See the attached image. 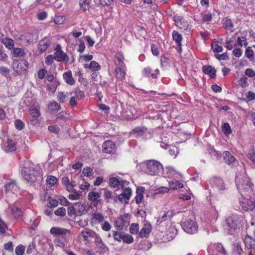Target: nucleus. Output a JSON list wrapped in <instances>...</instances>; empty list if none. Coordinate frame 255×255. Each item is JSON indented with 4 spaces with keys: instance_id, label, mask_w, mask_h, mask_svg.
Instances as JSON below:
<instances>
[{
    "instance_id": "nucleus-16",
    "label": "nucleus",
    "mask_w": 255,
    "mask_h": 255,
    "mask_svg": "<svg viewBox=\"0 0 255 255\" xmlns=\"http://www.w3.org/2000/svg\"><path fill=\"white\" fill-rule=\"evenodd\" d=\"M126 182V181L122 180H120V178L115 177H111L109 180L110 186L113 188H116L119 186H120L121 188L123 189L125 187L124 184ZM127 182L128 183V182Z\"/></svg>"
},
{
    "instance_id": "nucleus-64",
    "label": "nucleus",
    "mask_w": 255,
    "mask_h": 255,
    "mask_svg": "<svg viewBox=\"0 0 255 255\" xmlns=\"http://www.w3.org/2000/svg\"><path fill=\"white\" fill-rule=\"evenodd\" d=\"M249 158L255 164V150L254 149H250L248 152Z\"/></svg>"
},
{
    "instance_id": "nucleus-27",
    "label": "nucleus",
    "mask_w": 255,
    "mask_h": 255,
    "mask_svg": "<svg viewBox=\"0 0 255 255\" xmlns=\"http://www.w3.org/2000/svg\"><path fill=\"white\" fill-rule=\"evenodd\" d=\"M80 234L85 241L89 242V238H94L95 236L96 235V233L93 231L90 230H86L81 231Z\"/></svg>"
},
{
    "instance_id": "nucleus-30",
    "label": "nucleus",
    "mask_w": 255,
    "mask_h": 255,
    "mask_svg": "<svg viewBox=\"0 0 255 255\" xmlns=\"http://www.w3.org/2000/svg\"><path fill=\"white\" fill-rule=\"evenodd\" d=\"M223 154L224 159L226 164L230 165L235 161V157L229 151H225Z\"/></svg>"
},
{
    "instance_id": "nucleus-19",
    "label": "nucleus",
    "mask_w": 255,
    "mask_h": 255,
    "mask_svg": "<svg viewBox=\"0 0 255 255\" xmlns=\"http://www.w3.org/2000/svg\"><path fill=\"white\" fill-rule=\"evenodd\" d=\"M115 73L116 77L121 80L125 78L126 71L127 67L126 65L120 66L119 65H115Z\"/></svg>"
},
{
    "instance_id": "nucleus-34",
    "label": "nucleus",
    "mask_w": 255,
    "mask_h": 255,
    "mask_svg": "<svg viewBox=\"0 0 255 255\" xmlns=\"http://www.w3.org/2000/svg\"><path fill=\"white\" fill-rule=\"evenodd\" d=\"M11 213L16 219H20L23 215L21 209L16 206H12L11 208Z\"/></svg>"
},
{
    "instance_id": "nucleus-38",
    "label": "nucleus",
    "mask_w": 255,
    "mask_h": 255,
    "mask_svg": "<svg viewBox=\"0 0 255 255\" xmlns=\"http://www.w3.org/2000/svg\"><path fill=\"white\" fill-rule=\"evenodd\" d=\"M147 128L145 127H136L132 130V133L136 134L138 136H142L147 131Z\"/></svg>"
},
{
    "instance_id": "nucleus-57",
    "label": "nucleus",
    "mask_w": 255,
    "mask_h": 255,
    "mask_svg": "<svg viewBox=\"0 0 255 255\" xmlns=\"http://www.w3.org/2000/svg\"><path fill=\"white\" fill-rule=\"evenodd\" d=\"M222 130L226 134H229L231 133L232 130L229 123H226L224 124L222 127Z\"/></svg>"
},
{
    "instance_id": "nucleus-37",
    "label": "nucleus",
    "mask_w": 255,
    "mask_h": 255,
    "mask_svg": "<svg viewBox=\"0 0 255 255\" xmlns=\"http://www.w3.org/2000/svg\"><path fill=\"white\" fill-rule=\"evenodd\" d=\"M172 38L175 41L177 46L180 47L182 45V36L177 31L174 30L172 32Z\"/></svg>"
},
{
    "instance_id": "nucleus-26",
    "label": "nucleus",
    "mask_w": 255,
    "mask_h": 255,
    "mask_svg": "<svg viewBox=\"0 0 255 255\" xmlns=\"http://www.w3.org/2000/svg\"><path fill=\"white\" fill-rule=\"evenodd\" d=\"M100 196L99 193L91 191L88 193V199L89 201L100 204L102 202V200L100 199Z\"/></svg>"
},
{
    "instance_id": "nucleus-25",
    "label": "nucleus",
    "mask_w": 255,
    "mask_h": 255,
    "mask_svg": "<svg viewBox=\"0 0 255 255\" xmlns=\"http://www.w3.org/2000/svg\"><path fill=\"white\" fill-rule=\"evenodd\" d=\"M145 191L144 187H138L136 189V196L134 197L135 202L137 204L140 203L143 198V193Z\"/></svg>"
},
{
    "instance_id": "nucleus-50",
    "label": "nucleus",
    "mask_w": 255,
    "mask_h": 255,
    "mask_svg": "<svg viewBox=\"0 0 255 255\" xmlns=\"http://www.w3.org/2000/svg\"><path fill=\"white\" fill-rule=\"evenodd\" d=\"M211 48L214 53H220L223 50L222 46L219 45L217 43H215L214 41L212 44Z\"/></svg>"
},
{
    "instance_id": "nucleus-9",
    "label": "nucleus",
    "mask_w": 255,
    "mask_h": 255,
    "mask_svg": "<svg viewBox=\"0 0 255 255\" xmlns=\"http://www.w3.org/2000/svg\"><path fill=\"white\" fill-rule=\"evenodd\" d=\"M210 183L212 187L219 191H225L227 189L223 179L218 177H214L210 179Z\"/></svg>"
},
{
    "instance_id": "nucleus-12",
    "label": "nucleus",
    "mask_w": 255,
    "mask_h": 255,
    "mask_svg": "<svg viewBox=\"0 0 255 255\" xmlns=\"http://www.w3.org/2000/svg\"><path fill=\"white\" fill-rule=\"evenodd\" d=\"M3 150L6 152H11L16 150V142L11 139H7L2 144Z\"/></svg>"
},
{
    "instance_id": "nucleus-15",
    "label": "nucleus",
    "mask_w": 255,
    "mask_h": 255,
    "mask_svg": "<svg viewBox=\"0 0 255 255\" xmlns=\"http://www.w3.org/2000/svg\"><path fill=\"white\" fill-rule=\"evenodd\" d=\"M51 43L50 39L45 37L39 41L38 49L41 53H43L47 50Z\"/></svg>"
},
{
    "instance_id": "nucleus-52",
    "label": "nucleus",
    "mask_w": 255,
    "mask_h": 255,
    "mask_svg": "<svg viewBox=\"0 0 255 255\" xmlns=\"http://www.w3.org/2000/svg\"><path fill=\"white\" fill-rule=\"evenodd\" d=\"M65 18L63 16L55 15L53 18V22L55 24L60 25L63 23Z\"/></svg>"
},
{
    "instance_id": "nucleus-2",
    "label": "nucleus",
    "mask_w": 255,
    "mask_h": 255,
    "mask_svg": "<svg viewBox=\"0 0 255 255\" xmlns=\"http://www.w3.org/2000/svg\"><path fill=\"white\" fill-rule=\"evenodd\" d=\"M21 174L24 179L30 185H35L41 178L38 171L32 167H23Z\"/></svg>"
},
{
    "instance_id": "nucleus-63",
    "label": "nucleus",
    "mask_w": 255,
    "mask_h": 255,
    "mask_svg": "<svg viewBox=\"0 0 255 255\" xmlns=\"http://www.w3.org/2000/svg\"><path fill=\"white\" fill-rule=\"evenodd\" d=\"M25 251V247L22 245H19L16 247L15 252L16 255H22Z\"/></svg>"
},
{
    "instance_id": "nucleus-36",
    "label": "nucleus",
    "mask_w": 255,
    "mask_h": 255,
    "mask_svg": "<svg viewBox=\"0 0 255 255\" xmlns=\"http://www.w3.org/2000/svg\"><path fill=\"white\" fill-rule=\"evenodd\" d=\"M2 43L9 50H11L14 47V41L10 38L5 37L2 39Z\"/></svg>"
},
{
    "instance_id": "nucleus-55",
    "label": "nucleus",
    "mask_w": 255,
    "mask_h": 255,
    "mask_svg": "<svg viewBox=\"0 0 255 255\" xmlns=\"http://www.w3.org/2000/svg\"><path fill=\"white\" fill-rule=\"evenodd\" d=\"M82 173L84 176L88 177H91L93 175V169L90 167L84 168L83 170Z\"/></svg>"
},
{
    "instance_id": "nucleus-39",
    "label": "nucleus",
    "mask_w": 255,
    "mask_h": 255,
    "mask_svg": "<svg viewBox=\"0 0 255 255\" xmlns=\"http://www.w3.org/2000/svg\"><path fill=\"white\" fill-rule=\"evenodd\" d=\"M169 187L174 190H178L183 187V184L179 181H171L169 182Z\"/></svg>"
},
{
    "instance_id": "nucleus-46",
    "label": "nucleus",
    "mask_w": 255,
    "mask_h": 255,
    "mask_svg": "<svg viewBox=\"0 0 255 255\" xmlns=\"http://www.w3.org/2000/svg\"><path fill=\"white\" fill-rule=\"evenodd\" d=\"M47 200L48 203L47 204V206L50 209L55 208L58 205V201L55 199H52L50 196L48 197Z\"/></svg>"
},
{
    "instance_id": "nucleus-20",
    "label": "nucleus",
    "mask_w": 255,
    "mask_h": 255,
    "mask_svg": "<svg viewBox=\"0 0 255 255\" xmlns=\"http://www.w3.org/2000/svg\"><path fill=\"white\" fill-rule=\"evenodd\" d=\"M129 215L125 214L122 216L118 218L115 222V226L118 230H122L125 226L126 220L128 219Z\"/></svg>"
},
{
    "instance_id": "nucleus-47",
    "label": "nucleus",
    "mask_w": 255,
    "mask_h": 255,
    "mask_svg": "<svg viewBox=\"0 0 255 255\" xmlns=\"http://www.w3.org/2000/svg\"><path fill=\"white\" fill-rule=\"evenodd\" d=\"M67 92H59L57 94L58 101L62 103H65L67 97Z\"/></svg>"
},
{
    "instance_id": "nucleus-48",
    "label": "nucleus",
    "mask_w": 255,
    "mask_h": 255,
    "mask_svg": "<svg viewBox=\"0 0 255 255\" xmlns=\"http://www.w3.org/2000/svg\"><path fill=\"white\" fill-rule=\"evenodd\" d=\"M237 44L241 47H242L243 45L246 47L248 45V42L245 36H242L239 37L237 38Z\"/></svg>"
},
{
    "instance_id": "nucleus-51",
    "label": "nucleus",
    "mask_w": 255,
    "mask_h": 255,
    "mask_svg": "<svg viewBox=\"0 0 255 255\" xmlns=\"http://www.w3.org/2000/svg\"><path fill=\"white\" fill-rule=\"evenodd\" d=\"M73 193L68 196V198L71 200H76L80 198L81 195V192L73 191Z\"/></svg>"
},
{
    "instance_id": "nucleus-60",
    "label": "nucleus",
    "mask_w": 255,
    "mask_h": 255,
    "mask_svg": "<svg viewBox=\"0 0 255 255\" xmlns=\"http://www.w3.org/2000/svg\"><path fill=\"white\" fill-rule=\"evenodd\" d=\"M124 233H118L117 231H114L113 233V237L115 240L118 242H121L123 239Z\"/></svg>"
},
{
    "instance_id": "nucleus-6",
    "label": "nucleus",
    "mask_w": 255,
    "mask_h": 255,
    "mask_svg": "<svg viewBox=\"0 0 255 255\" xmlns=\"http://www.w3.org/2000/svg\"><path fill=\"white\" fill-rule=\"evenodd\" d=\"M55 52L53 54L54 59L57 62H64L67 63L69 61V57L62 50L61 45L57 44L54 48Z\"/></svg>"
},
{
    "instance_id": "nucleus-1",
    "label": "nucleus",
    "mask_w": 255,
    "mask_h": 255,
    "mask_svg": "<svg viewBox=\"0 0 255 255\" xmlns=\"http://www.w3.org/2000/svg\"><path fill=\"white\" fill-rule=\"evenodd\" d=\"M235 182L237 188L242 196L253 190L254 184L246 174L237 175Z\"/></svg>"
},
{
    "instance_id": "nucleus-58",
    "label": "nucleus",
    "mask_w": 255,
    "mask_h": 255,
    "mask_svg": "<svg viewBox=\"0 0 255 255\" xmlns=\"http://www.w3.org/2000/svg\"><path fill=\"white\" fill-rule=\"evenodd\" d=\"M24 124L20 120H16L14 122V126L16 129L18 130H22L24 128Z\"/></svg>"
},
{
    "instance_id": "nucleus-7",
    "label": "nucleus",
    "mask_w": 255,
    "mask_h": 255,
    "mask_svg": "<svg viewBox=\"0 0 255 255\" xmlns=\"http://www.w3.org/2000/svg\"><path fill=\"white\" fill-rule=\"evenodd\" d=\"M50 233L54 236H59L65 240H67L71 234L69 230L57 227H52L50 229Z\"/></svg>"
},
{
    "instance_id": "nucleus-33",
    "label": "nucleus",
    "mask_w": 255,
    "mask_h": 255,
    "mask_svg": "<svg viewBox=\"0 0 255 255\" xmlns=\"http://www.w3.org/2000/svg\"><path fill=\"white\" fill-rule=\"evenodd\" d=\"M233 254L234 255H246L242 248L241 244L239 243H236L234 245Z\"/></svg>"
},
{
    "instance_id": "nucleus-14",
    "label": "nucleus",
    "mask_w": 255,
    "mask_h": 255,
    "mask_svg": "<svg viewBox=\"0 0 255 255\" xmlns=\"http://www.w3.org/2000/svg\"><path fill=\"white\" fill-rule=\"evenodd\" d=\"M174 20L176 26L178 27L179 28L183 30H186L188 28L189 26L188 22L183 18V17L176 15L174 17Z\"/></svg>"
},
{
    "instance_id": "nucleus-32",
    "label": "nucleus",
    "mask_w": 255,
    "mask_h": 255,
    "mask_svg": "<svg viewBox=\"0 0 255 255\" xmlns=\"http://www.w3.org/2000/svg\"><path fill=\"white\" fill-rule=\"evenodd\" d=\"M84 67L86 69H90L92 71H95L99 70L101 68L100 65L95 61H91L89 64H84Z\"/></svg>"
},
{
    "instance_id": "nucleus-53",
    "label": "nucleus",
    "mask_w": 255,
    "mask_h": 255,
    "mask_svg": "<svg viewBox=\"0 0 255 255\" xmlns=\"http://www.w3.org/2000/svg\"><path fill=\"white\" fill-rule=\"evenodd\" d=\"M122 241L124 243L131 244L133 242L134 240L131 235L129 234H125L124 233Z\"/></svg>"
},
{
    "instance_id": "nucleus-54",
    "label": "nucleus",
    "mask_w": 255,
    "mask_h": 255,
    "mask_svg": "<svg viewBox=\"0 0 255 255\" xmlns=\"http://www.w3.org/2000/svg\"><path fill=\"white\" fill-rule=\"evenodd\" d=\"M0 74L5 77H8L10 75V70L4 66L0 67Z\"/></svg>"
},
{
    "instance_id": "nucleus-10",
    "label": "nucleus",
    "mask_w": 255,
    "mask_h": 255,
    "mask_svg": "<svg viewBox=\"0 0 255 255\" xmlns=\"http://www.w3.org/2000/svg\"><path fill=\"white\" fill-rule=\"evenodd\" d=\"M131 195L132 190L131 188L129 187L125 188L124 187L123 189L122 192L118 196V200L122 203L124 202L125 203H128Z\"/></svg>"
},
{
    "instance_id": "nucleus-22",
    "label": "nucleus",
    "mask_w": 255,
    "mask_h": 255,
    "mask_svg": "<svg viewBox=\"0 0 255 255\" xmlns=\"http://www.w3.org/2000/svg\"><path fill=\"white\" fill-rule=\"evenodd\" d=\"M104 220V215L99 212L94 213L91 218V223L93 224H98L103 222Z\"/></svg>"
},
{
    "instance_id": "nucleus-43",
    "label": "nucleus",
    "mask_w": 255,
    "mask_h": 255,
    "mask_svg": "<svg viewBox=\"0 0 255 255\" xmlns=\"http://www.w3.org/2000/svg\"><path fill=\"white\" fill-rule=\"evenodd\" d=\"M12 53L15 57H21L25 54L24 51L22 48L15 47L12 49Z\"/></svg>"
},
{
    "instance_id": "nucleus-11",
    "label": "nucleus",
    "mask_w": 255,
    "mask_h": 255,
    "mask_svg": "<svg viewBox=\"0 0 255 255\" xmlns=\"http://www.w3.org/2000/svg\"><path fill=\"white\" fill-rule=\"evenodd\" d=\"M165 175L167 178L173 179H178L182 178L180 173L173 167L170 166L165 168Z\"/></svg>"
},
{
    "instance_id": "nucleus-18",
    "label": "nucleus",
    "mask_w": 255,
    "mask_h": 255,
    "mask_svg": "<svg viewBox=\"0 0 255 255\" xmlns=\"http://www.w3.org/2000/svg\"><path fill=\"white\" fill-rule=\"evenodd\" d=\"M240 205L241 206L242 210L245 211L253 210L255 207L252 201L246 198H243L240 201Z\"/></svg>"
},
{
    "instance_id": "nucleus-41",
    "label": "nucleus",
    "mask_w": 255,
    "mask_h": 255,
    "mask_svg": "<svg viewBox=\"0 0 255 255\" xmlns=\"http://www.w3.org/2000/svg\"><path fill=\"white\" fill-rule=\"evenodd\" d=\"M214 249L222 255H226L227 252L223 245L220 243L214 244Z\"/></svg>"
},
{
    "instance_id": "nucleus-59",
    "label": "nucleus",
    "mask_w": 255,
    "mask_h": 255,
    "mask_svg": "<svg viewBox=\"0 0 255 255\" xmlns=\"http://www.w3.org/2000/svg\"><path fill=\"white\" fill-rule=\"evenodd\" d=\"M138 225L137 224H132L129 228V232L132 234H136L138 232Z\"/></svg>"
},
{
    "instance_id": "nucleus-35",
    "label": "nucleus",
    "mask_w": 255,
    "mask_h": 255,
    "mask_svg": "<svg viewBox=\"0 0 255 255\" xmlns=\"http://www.w3.org/2000/svg\"><path fill=\"white\" fill-rule=\"evenodd\" d=\"M74 95L72 96V97H75V100L77 101L80 100V99H82L85 98V93L83 91L79 90L78 89H75L73 92L70 93V95Z\"/></svg>"
},
{
    "instance_id": "nucleus-17",
    "label": "nucleus",
    "mask_w": 255,
    "mask_h": 255,
    "mask_svg": "<svg viewBox=\"0 0 255 255\" xmlns=\"http://www.w3.org/2000/svg\"><path fill=\"white\" fill-rule=\"evenodd\" d=\"M203 72L209 76L210 78L214 79L216 77V70L215 68L209 65H205L202 67Z\"/></svg>"
},
{
    "instance_id": "nucleus-29",
    "label": "nucleus",
    "mask_w": 255,
    "mask_h": 255,
    "mask_svg": "<svg viewBox=\"0 0 255 255\" xmlns=\"http://www.w3.org/2000/svg\"><path fill=\"white\" fill-rule=\"evenodd\" d=\"M116 60L114 63L115 65H119L120 66L125 65L124 62L125 57L122 52H118L115 55Z\"/></svg>"
},
{
    "instance_id": "nucleus-49",
    "label": "nucleus",
    "mask_w": 255,
    "mask_h": 255,
    "mask_svg": "<svg viewBox=\"0 0 255 255\" xmlns=\"http://www.w3.org/2000/svg\"><path fill=\"white\" fill-rule=\"evenodd\" d=\"M57 178L53 175H49L47 177L46 182L51 186H54L57 182Z\"/></svg>"
},
{
    "instance_id": "nucleus-5",
    "label": "nucleus",
    "mask_w": 255,
    "mask_h": 255,
    "mask_svg": "<svg viewBox=\"0 0 255 255\" xmlns=\"http://www.w3.org/2000/svg\"><path fill=\"white\" fill-rule=\"evenodd\" d=\"M12 66L15 72L18 75H21L27 71L29 63L27 60L24 59L14 60Z\"/></svg>"
},
{
    "instance_id": "nucleus-44",
    "label": "nucleus",
    "mask_w": 255,
    "mask_h": 255,
    "mask_svg": "<svg viewBox=\"0 0 255 255\" xmlns=\"http://www.w3.org/2000/svg\"><path fill=\"white\" fill-rule=\"evenodd\" d=\"M245 56L251 61H253L254 56V52L251 47H248L245 51Z\"/></svg>"
},
{
    "instance_id": "nucleus-61",
    "label": "nucleus",
    "mask_w": 255,
    "mask_h": 255,
    "mask_svg": "<svg viewBox=\"0 0 255 255\" xmlns=\"http://www.w3.org/2000/svg\"><path fill=\"white\" fill-rule=\"evenodd\" d=\"M30 115L33 118H38L40 116V113L39 110L33 108L29 110Z\"/></svg>"
},
{
    "instance_id": "nucleus-62",
    "label": "nucleus",
    "mask_w": 255,
    "mask_h": 255,
    "mask_svg": "<svg viewBox=\"0 0 255 255\" xmlns=\"http://www.w3.org/2000/svg\"><path fill=\"white\" fill-rule=\"evenodd\" d=\"M239 85L242 88H246L248 86V78L246 76H243L239 80Z\"/></svg>"
},
{
    "instance_id": "nucleus-8",
    "label": "nucleus",
    "mask_w": 255,
    "mask_h": 255,
    "mask_svg": "<svg viewBox=\"0 0 255 255\" xmlns=\"http://www.w3.org/2000/svg\"><path fill=\"white\" fill-rule=\"evenodd\" d=\"M182 228L186 233L192 234L197 232L198 227L194 221L188 219L185 221Z\"/></svg>"
},
{
    "instance_id": "nucleus-45",
    "label": "nucleus",
    "mask_w": 255,
    "mask_h": 255,
    "mask_svg": "<svg viewBox=\"0 0 255 255\" xmlns=\"http://www.w3.org/2000/svg\"><path fill=\"white\" fill-rule=\"evenodd\" d=\"M214 14L209 12L207 13L201 14V20L203 23L211 21Z\"/></svg>"
},
{
    "instance_id": "nucleus-42",
    "label": "nucleus",
    "mask_w": 255,
    "mask_h": 255,
    "mask_svg": "<svg viewBox=\"0 0 255 255\" xmlns=\"http://www.w3.org/2000/svg\"><path fill=\"white\" fill-rule=\"evenodd\" d=\"M76 212V216H81L85 211V208L80 203H76L74 204Z\"/></svg>"
},
{
    "instance_id": "nucleus-28",
    "label": "nucleus",
    "mask_w": 255,
    "mask_h": 255,
    "mask_svg": "<svg viewBox=\"0 0 255 255\" xmlns=\"http://www.w3.org/2000/svg\"><path fill=\"white\" fill-rule=\"evenodd\" d=\"M244 243L248 249H254L255 248V239L251 236L247 235L244 239Z\"/></svg>"
},
{
    "instance_id": "nucleus-3",
    "label": "nucleus",
    "mask_w": 255,
    "mask_h": 255,
    "mask_svg": "<svg viewBox=\"0 0 255 255\" xmlns=\"http://www.w3.org/2000/svg\"><path fill=\"white\" fill-rule=\"evenodd\" d=\"M145 172L150 175L154 176L162 173L163 167L161 163L155 160H146L143 163Z\"/></svg>"
},
{
    "instance_id": "nucleus-31",
    "label": "nucleus",
    "mask_w": 255,
    "mask_h": 255,
    "mask_svg": "<svg viewBox=\"0 0 255 255\" xmlns=\"http://www.w3.org/2000/svg\"><path fill=\"white\" fill-rule=\"evenodd\" d=\"M91 0H79V3L80 9L83 12L89 10L91 7L90 3Z\"/></svg>"
},
{
    "instance_id": "nucleus-23",
    "label": "nucleus",
    "mask_w": 255,
    "mask_h": 255,
    "mask_svg": "<svg viewBox=\"0 0 255 255\" xmlns=\"http://www.w3.org/2000/svg\"><path fill=\"white\" fill-rule=\"evenodd\" d=\"M63 78L65 82L70 86H73L75 84V81L72 76V71L68 70L63 74Z\"/></svg>"
},
{
    "instance_id": "nucleus-40",
    "label": "nucleus",
    "mask_w": 255,
    "mask_h": 255,
    "mask_svg": "<svg viewBox=\"0 0 255 255\" xmlns=\"http://www.w3.org/2000/svg\"><path fill=\"white\" fill-rule=\"evenodd\" d=\"M60 105L55 101L50 103L48 105V109L51 112H57L61 109Z\"/></svg>"
},
{
    "instance_id": "nucleus-21",
    "label": "nucleus",
    "mask_w": 255,
    "mask_h": 255,
    "mask_svg": "<svg viewBox=\"0 0 255 255\" xmlns=\"http://www.w3.org/2000/svg\"><path fill=\"white\" fill-rule=\"evenodd\" d=\"M223 27L226 30L230 32L234 31V24L233 21L229 17H225L223 20Z\"/></svg>"
},
{
    "instance_id": "nucleus-56",
    "label": "nucleus",
    "mask_w": 255,
    "mask_h": 255,
    "mask_svg": "<svg viewBox=\"0 0 255 255\" xmlns=\"http://www.w3.org/2000/svg\"><path fill=\"white\" fill-rule=\"evenodd\" d=\"M54 214L57 216L64 217L66 215V209L64 207H60L54 212Z\"/></svg>"
},
{
    "instance_id": "nucleus-13",
    "label": "nucleus",
    "mask_w": 255,
    "mask_h": 255,
    "mask_svg": "<svg viewBox=\"0 0 255 255\" xmlns=\"http://www.w3.org/2000/svg\"><path fill=\"white\" fill-rule=\"evenodd\" d=\"M102 147L104 152L112 153L115 151L116 146L114 142L110 140H107L103 143Z\"/></svg>"
},
{
    "instance_id": "nucleus-4",
    "label": "nucleus",
    "mask_w": 255,
    "mask_h": 255,
    "mask_svg": "<svg viewBox=\"0 0 255 255\" xmlns=\"http://www.w3.org/2000/svg\"><path fill=\"white\" fill-rule=\"evenodd\" d=\"M225 221L229 229L235 232L244 227L245 218L242 215L232 214L226 219Z\"/></svg>"
},
{
    "instance_id": "nucleus-24",
    "label": "nucleus",
    "mask_w": 255,
    "mask_h": 255,
    "mask_svg": "<svg viewBox=\"0 0 255 255\" xmlns=\"http://www.w3.org/2000/svg\"><path fill=\"white\" fill-rule=\"evenodd\" d=\"M151 225L148 223L144 224L143 228L139 232V235L141 238L148 237L151 231Z\"/></svg>"
}]
</instances>
